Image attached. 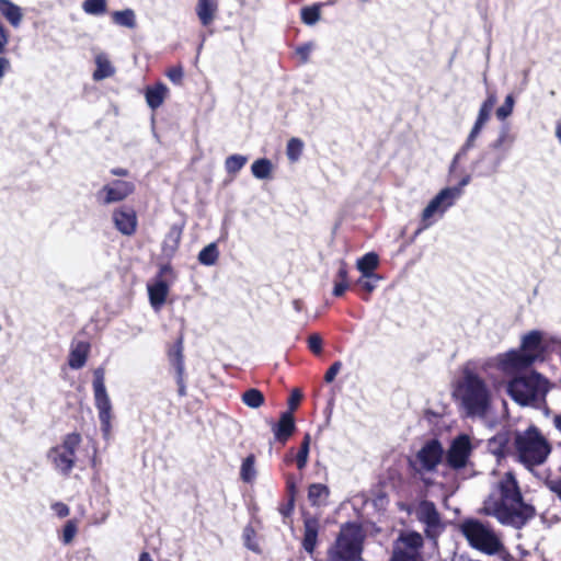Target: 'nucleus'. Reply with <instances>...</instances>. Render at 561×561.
Instances as JSON below:
<instances>
[{
	"label": "nucleus",
	"instance_id": "obj_1",
	"mask_svg": "<svg viewBox=\"0 0 561 561\" xmlns=\"http://www.w3.org/2000/svg\"><path fill=\"white\" fill-rule=\"evenodd\" d=\"M501 497L484 502L483 513L495 517L502 525L523 528L536 515L531 504L524 502L517 480L507 472L499 483Z\"/></svg>",
	"mask_w": 561,
	"mask_h": 561
},
{
	"label": "nucleus",
	"instance_id": "obj_2",
	"mask_svg": "<svg viewBox=\"0 0 561 561\" xmlns=\"http://www.w3.org/2000/svg\"><path fill=\"white\" fill-rule=\"evenodd\" d=\"M455 392L470 416L484 415L491 405V391L485 380L472 370L463 371Z\"/></svg>",
	"mask_w": 561,
	"mask_h": 561
},
{
	"label": "nucleus",
	"instance_id": "obj_3",
	"mask_svg": "<svg viewBox=\"0 0 561 561\" xmlns=\"http://www.w3.org/2000/svg\"><path fill=\"white\" fill-rule=\"evenodd\" d=\"M365 533L363 527L348 522L340 527L334 541L327 550V561H360L364 550Z\"/></svg>",
	"mask_w": 561,
	"mask_h": 561
},
{
	"label": "nucleus",
	"instance_id": "obj_4",
	"mask_svg": "<svg viewBox=\"0 0 561 561\" xmlns=\"http://www.w3.org/2000/svg\"><path fill=\"white\" fill-rule=\"evenodd\" d=\"M514 447L522 463L527 467L543 463L551 451L548 440L536 426H529L515 436Z\"/></svg>",
	"mask_w": 561,
	"mask_h": 561
},
{
	"label": "nucleus",
	"instance_id": "obj_5",
	"mask_svg": "<svg viewBox=\"0 0 561 561\" xmlns=\"http://www.w3.org/2000/svg\"><path fill=\"white\" fill-rule=\"evenodd\" d=\"M443 444L437 438L426 440L413 457L408 458V467L414 477L436 472L444 459Z\"/></svg>",
	"mask_w": 561,
	"mask_h": 561
},
{
	"label": "nucleus",
	"instance_id": "obj_6",
	"mask_svg": "<svg viewBox=\"0 0 561 561\" xmlns=\"http://www.w3.org/2000/svg\"><path fill=\"white\" fill-rule=\"evenodd\" d=\"M460 530L469 545L481 552L495 554L503 548L495 533L478 519L463 520Z\"/></svg>",
	"mask_w": 561,
	"mask_h": 561
},
{
	"label": "nucleus",
	"instance_id": "obj_7",
	"mask_svg": "<svg viewBox=\"0 0 561 561\" xmlns=\"http://www.w3.org/2000/svg\"><path fill=\"white\" fill-rule=\"evenodd\" d=\"M82 443L80 433L72 432L64 436L59 445L51 447L47 458L54 468L65 477H69L77 461V450Z\"/></svg>",
	"mask_w": 561,
	"mask_h": 561
},
{
	"label": "nucleus",
	"instance_id": "obj_8",
	"mask_svg": "<svg viewBox=\"0 0 561 561\" xmlns=\"http://www.w3.org/2000/svg\"><path fill=\"white\" fill-rule=\"evenodd\" d=\"M542 382L543 379L537 373L517 376L508 381L507 392L515 402L528 405L537 401L539 396L545 392Z\"/></svg>",
	"mask_w": 561,
	"mask_h": 561
},
{
	"label": "nucleus",
	"instance_id": "obj_9",
	"mask_svg": "<svg viewBox=\"0 0 561 561\" xmlns=\"http://www.w3.org/2000/svg\"><path fill=\"white\" fill-rule=\"evenodd\" d=\"M424 538L415 530L401 531L393 542L389 561H425Z\"/></svg>",
	"mask_w": 561,
	"mask_h": 561
},
{
	"label": "nucleus",
	"instance_id": "obj_10",
	"mask_svg": "<svg viewBox=\"0 0 561 561\" xmlns=\"http://www.w3.org/2000/svg\"><path fill=\"white\" fill-rule=\"evenodd\" d=\"M458 193L457 188L446 187L430 201L421 214L420 225L414 232L413 239L434 225L436 221L435 216L442 217L444 215V213L454 204Z\"/></svg>",
	"mask_w": 561,
	"mask_h": 561
},
{
	"label": "nucleus",
	"instance_id": "obj_11",
	"mask_svg": "<svg viewBox=\"0 0 561 561\" xmlns=\"http://www.w3.org/2000/svg\"><path fill=\"white\" fill-rule=\"evenodd\" d=\"M93 392L94 403L99 412V420L101 423V431L104 438H108L112 431V403L107 394L104 382V369L96 368L93 371Z\"/></svg>",
	"mask_w": 561,
	"mask_h": 561
},
{
	"label": "nucleus",
	"instance_id": "obj_12",
	"mask_svg": "<svg viewBox=\"0 0 561 561\" xmlns=\"http://www.w3.org/2000/svg\"><path fill=\"white\" fill-rule=\"evenodd\" d=\"M415 516L424 527L425 536L436 539L444 530V524L434 502L422 500L415 508Z\"/></svg>",
	"mask_w": 561,
	"mask_h": 561
},
{
	"label": "nucleus",
	"instance_id": "obj_13",
	"mask_svg": "<svg viewBox=\"0 0 561 561\" xmlns=\"http://www.w3.org/2000/svg\"><path fill=\"white\" fill-rule=\"evenodd\" d=\"M471 453L470 437L461 434L453 439L446 453V462L450 469L460 470L468 465Z\"/></svg>",
	"mask_w": 561,
	"mask_h": 561
},
{
	"label": "nucleus",
	"instance_id": "obj_14",
	"mask_svg": "<svg viewBox=\"0 0 561 561\" xmlns=\"http://www.w3.org/2000/svg\"><path fill=\"white\" fill-rule=\"evenodd\" d=\"M136 191V185L131 181L114 180L105 184L96 194L98 201L102 205H110L121 203L127 197L133 195Z\"/></svg>",
	"mask_w": 561,
	"mask_h": 561
},
{
	"label": "nucleus",
	"instance_id": "obj_15",
	"mask_svg": "<svg viewBox=\"0 0 561 561\" xmlns=\"http://www.w3.org/2000/svg\"><path fill=\"white\" fill-rule=\"evenodd\" d=\"M534 365V356L524 354L519 348L497 355L496 366L505 375H513Z\"/></svg>",
	"mask_w": 561,
	"mask_h": 561
},
{
	"label": "nucleus",
	"instance_id": "obj_16",
	"mask_svg": "<svg viewBox=\"0 0 561 561\" xmlns=\"http://www.w3.org/2000/svg\"><path fill=\"white\" fill-rule=\"evenodd\" d=\"M112 221L115 229L126 237H131L137 232L138 216L133 206L121 205L113 209Z\"/></svg>",
	"mask_w": 561,
	"mask_h": 561
},
{
	"label": "nucleus",
	"instance_id": "obj_17",
	"mask_svg": "<svg viewBox=\"0 0 561 561\" xmlns=\"http://www.w3.org/2000/svg\"><path fill=\"white\" fill-rule=\"evenodd\" d=\"M173 268L170 264L162 265L157 275V279L153 284L148 285V296L151 307L156 311H160L162 306L165 304L170 286L169 284L162 279V277L167 274H172Z\"/></svg>",
	"mask_w": 561,
	"mask_h": 561
},
{
	"label": "nucleus",
	"instance_id": "obj_18",
	"mask_svg": "<svg viewBox=\"0 0 561 561\" xmlns=\"http://www.w3.org/2000/svg\"><path fill=\"white\" fill-rule=\"evenodd\" d=\"M519 350L526 355L534 356V364L536 362L545 360L547 351L543 344V334L539 330H533L526 333L520 341Z\"/></svg>",
	"mask_w": 561,
	"mask_h": 561
},
{
	"label": "nucleus",
	"instance_id": "obj_19",
	"mask_svg": "<svg viewBox=\"0 0 561 561\" xmlns=\"http://www.w3.org/2000/svg\"><path fill=\"white\" fill-rule=\"evenodd\" d=\"M304 520V537L301 547L310 556L313 554L318 546V536L320 530V518L310 513L302 514Z\"/></svg>",
	"mask_w": 561,
	"mask_h": 561
},
{
	"label": "nucleus",
	"instance_id": "obj_20",
	"mask_svg": "<svg viewBox=\"0 0 561 561\" xmlns=\"http://www.w3.org/2000/svg\"><path fill=\"white\" fill-rule=\"evenodd\" d=\"M296 430L295 419L291 412L282 413L278 422L273 427L275 439L286 444Z\"/></svg>",
	"mask_w": 561,
	"mask_h": 561
},
{
	"label": "nucleus",
	"instance_id": "obj_21",
	"mask_svg": "<svg viewBox=\"0 0 561 561\" xmlns=\"http://www.w3.org/2000/svg\"><path fill=\"white\" fill-rule=\"evenodd\" d=\"M311 436L309 433H306L298 451L294 455V449H289L285 457L284 461L289 465L291 462H296L298 470H304L308 463L309 450H310Z\"/></svg>",
	"mask_w": 561,
	"mask_h": 561
},
{
	"label": "nucleus",
	"instance_id": "obj_22",
	"mask_svg": "<svg viewBox=\"0 0 561 561\" xmlns=\"http://www.w3.org/2000/svg\"><path fill=\"white\" fill-rule=\"evenodd\" d=\"M184 346H183V335H180L176 341L169 346L167 351V356L171 366L175 369V374H184L185 373V364H184Z\"/></svg>",
	"mask_w": 561,
	"mask_h": 561
},
{
	"label": "nucleus",
	"instance_id": "obj_23",
	"mask_svg": "<svg viewBox=\"0 0 561 561\" xmlns=\"http://www.w3.org/2000/svg\"><path fill=\"white\" fill-rule=\"evenodd\" d=\"M217 0H197L196 14L203 26H209L217 14Z\"/></svg>",
	"mask_w": 561,
	"mask_h": 561
},
{
	"label": "nucleus",
	"instance_id": "obj_24",
	"mask_svg": "<svg viewBox=\"0 0 561 561\" xmlns=\"http://www.w3.org/2000/svg\"><path fill=\"white\" fill-rule=\"evenodd\" d=\"M168 92V88L162 82L147 87L145 90V98L148 106L151 110L160 107L163 104Z\"/></svg>",
	"mask_w": 561,
	"mask_h": 561
},
{
	"label": "nucleus",
	"instance_id": "obj_25",
	"mask_svg": "<svg viewBox=\"0 0 561 561\" xmlns=\"http://www.w3.org/2000/svg\"><path fill=\"white\" fill-rule=\"evenodd\" d=\"M381 278L382 277L379 274H373V276L362 275L355 282V290L363 300L368 301L371 293L377 288V284Z\"/></svg>",
	"mask_w": 561,
	"mask_h": 561
},
{
	"label": "nucleus",
	"instance_id": "obj_26",
	"mask_svg": "<svg viewBox=\"0 0 561 561\" xmlns=\"http://www.w3.org/2000/svg\"><path fill=\"white\" fill-rule=\"evenodd\" d=\"M90 352V344L88 342H78L75 347L71 348L69 357H68V365L72 369H79L82 368L88 359Z\"/></svg>",
	"mask_w": 561,
	"mask_h": 561
},
{
	"label": "nucleus",
	"instance_id": "obj_27",
	"mask_svg": "<svg viewBox=\"0 0 561 561\" xmlns=\"http://www.w3.org/2000/svg\"><path fill=\"white\" fill-rule=\"evenodd\" d=\"M497 102V96L494 92L488 93L486 99L481 104V107L478 113V117L474 122L473 128L476 130H480L483 128L485 123L490 119L491 113Z\"/></svg>",
	"mask_w": 561,
	"mask_h": 561
},
{
	"label": "nucleus",
	"instance_id": "obj_28",
	"mask_svg": "<svg viewBox=\"0 0 561 561\" xmlns=\"http://www.w3.org/2000/svg\"><path fill=\"white\" fill-rule=\"evenodd\" d=\"M330 489L322 483H311L308 486V501L312 506L321 507L328 504Z\"/></svg>",
	"mask_w": 561,
	"mask_h": 561
},
{
	"label": "nucleus",
	"instance_id": "obj_29",
	"mask_svg": "<svg viewBox=\"0 0 561 561\" xmlns=\"http://www.w3.org/2000/svg\"><path fill=\"white\" fill-rule=\"evenodd\" d=\"M0 13L13 27H18L23 19L21 8L11 0H0Z\"/></svg>",
	"mask_w": 561,
	"mask_h": 561
},
{
	"label": "nucleus",
	"instance_id": "obj_30",
	"mask_svg": "<svg viewBox=\"0 0 561 561\" xmlns=\"http://www.w3.org/2000/svg\"><path fill=\"white\" fill-rule=\"evenodd\" d=\"M182 233H183V228L181 226H178V225L171 226L168 233L165 234L164 240H163V244H162L163 252H165L168 254H174L181 244Z\"/></svg>",
	"mask_w": 561,
	"mask_h": 561
},
{
	"label": "nucleus",
	"instance_id": "obj_31",
	"mask_svg": "<svg viewBox=\"0 0 561 561\" xmlns=\"http://www.w3.org/2000/svg\"><path fill=\"white\" fill-rule=\"evenodd\" d=\"M348 288V265L342 260L336 272L332 295L334 297H342Z\"/></svg>",
	"mask_w": 561,
	"mask_h": 561
},
{
	"label": "nucleus",
	"instance_id": "obj_32",
	"mask_svg": "<svg viewBox=\"0 0 561 561\" xmlns=\"http://www.w3.org/2000/svg\"><path fill=\"white\" fill-rule=\"evenodd\" d=\"M379 265V256L375 252H368L357 260L356 267L364 276H373Z\"/></svg>",
	"mask_w": 561,
	"mask_h": 561
},
{
	"label": "nucleus",
	"instance_id": "obj_33",
	"mask_svg": "<svg viewBox=\"0 0 561 561\" xmlns=\"http://www.w3.org/2000/svg\"><path fill=\"white\" fill-rule=\"evenodd\" d=\"M255 460V455L250 454L242 461L240 479L245 483H252L256 477Z\"/></svg>",
	"mask_w": 561,
	"mask_h": 561
},
{
	"label": "nucleus",
	"instance_id": "obj_34",
	"mask_svg": "<svg viewBox=\"0 0 561 561\" xmlns=\"http://www.w3.org/2000/svg\"><path fill=\"white\" fill-rule=\"evenodd\" d=\"M273 164L270 159L261 158L251 165L252 174L260 180L268 179L272 175Z\"/></svg>",
	"mask_w": 561,
	"mask_h": 561
},
{
	"label": "nucleus",
	"instance_id": "obj_35",
	"mask_svg": "<svg viewBox=\"0 0 561 561\" xmlns=\"http://www.w3.org/2000/svg\"><path fill=\"white\" fill-rule=\"evenodd\" d=\"M96 69L93 72V79L95 81L103 80L114 75V68L110 60L104 56H98L95 58Z\"/></svg>",
	"mask_w": 561,
	"mask_h": 561
},
{
	"label": "nucleus",
	"instance_id": "obj_36",
	"mask_svg": "<svg viewBox=\"0 0 561 561\" xmlns=\"http://www.w3.org/2000/svg\"><path fill=\"white\" fill-rule=\"evenodd\" d=\"M112 20L115 24L128 28H135L137 26L135 12L131 9L114 11L112 13Z\"/></svg>",
	"mask_w": 561,
	"mask_h": 561
},
{
	"label": "nucleus",
	"instance_id": "obj_37",
	"mask_svg": "<svg viewBox=\"0 0 561 561\" xmlns=\"http://www.w3.org/2000/svg\"><path fill=\"white\" fill-rule=\"evenodd\" d=\"M219 250L215 242L203 248L198 253V262L203 265L210 266L217 263Z\"/></svg>",
	"mask_w": 561,
	"mask_h": 561
},
{
	"label": "nucleus",
	"instance_id": "obj_38",
	"mask_svg": "<svg viewBox=\"0 0 561 561\" xmlns=\"http://www.w3.org/2000/svg\"><path fill=\"white\" fill-rule=\"evenodd\" d=\"M265 398L261 390L251 388L242 393V402L252 409H257L264 404Z\"/></svg>",
	"mask_w": 561,
	"mask_h": 561
},
{
	"label": "nucleus",
	"instance_id": "obj_39",
	"mask_svg": "<svg viewBox=\"0 0 561 561\" xmlns=\"http://www.w3.org/2000/svg\"><path fill=\"white\" fill-rule=\"evenodd\" d=\"M256 529L252 524H248L242 531L243 545L255 553H261V547L256 541Z\"/></svg>",
	"mask_w": 561,
	"mask_h": 561
},
{
	"label": "nucleus",
	"instance_id": "obj_40",
	"mask_svg": "<svg viewBox=\"0 0 561 561\" xmlns=\"http://www.w3.org/2000/svg\"><path fill=\"white\" fill-rule=\"evenodd\" d=\"M248 158L241 154H231L225 161V169L228 174H237L247 163Z\"/></svg>",
	"mask_w": 561,
	"mask_h": 561
},
{
	"label": "nucleus",
	"instance_id": "obj_41",
	"mask_svg": "<svg viewBox=\"0 0 561 561\" xmlns=\"http://www.w3.org/2000/svg\"><path fill=\"white\" fill-rule=\"evenodd\" d=\"M514 136L510 133L507 127L501 129L499 137L492 142L491 147L495 150H508L513 142Z\"/></svg>",
	"mask_w": 561,
	"mask_h": 561
},
{
	"label": "nucleus",
	"instance_id": "obj_42",
	"mask_svg": "<svg viewBox=\"0 0 561 561\" xmlns=\"http://www.w3.org/2000/svg\"><path fill=\"white\" fill-rule=\"evenodd\" d=\"M82 9L85 13L91 15H102L106 12V0H84Z\"/></svg>",
	"mask_w": 561,
	"mask_h": 561
},
{
	"label": "nucleus",
	"instance_id": "obj_43",
	"mask_svg": "<svg viewBox=\"0 0 561 561\" xmlns=\"http://www.w3.org/2000/svg\"><path fill=\"white\" fill-rule=\"evenodd\" d=\"M320 5L305 7L300 11L301 21L307 25L316 24L320 19Z\"/></svg>",
	"mask_w": 561,
	"mask_h": 561
},
{
	"label": "nucleus",
	"instance_id": "obj_44",
	"mask_svg": "<svg viewBox=\"0 0 561 561\" xmlns=\"http://www.w3.org/2000/svg\"><path fill=\"white\" fill-rule=\"evenodd\" d=\"M302 149H304V142L301 139L299 138H290L287 142V147H286V154H287V158L291 161V162H295L297 161L301 153H302Z\"/></svg>",
	"mask_w": 561,
	"mask_h": 561
},
{
	"label": "nucleus",
	"instance_id": "obj_45",
	"mask_svg": "<svg viewBox=\"0 0 561 561\" xmlns=\"http://www.w3.org/2000/svg\"><path fill=\"white\" fill-rule=\"evenodd\" d=\"M514 103V96L512 94H508L505 98L504 103L496 110V117L501 121L507 118L513 112Z\"/></svg>",
	"mask_w": 561,
	"mask_h": 561
},
{
	"label": "nucleus",
	"instance_id": "obj_46",
	"mask_svg": "<svg viewBox=\"0 0 561 561\" xmlns=\"http://www.w3.org/2000/svg\"><path fill=\"white\" fill-rule=\"evenodd\" d=\"M308 348L314 355H320L323 350V340L318 333L310 334L307 339Z\"/></svg>",
	"mask_w": 561,
	"mask_h": 561
},
{
	"label": "nucleus",
	"instance_id": "obj_47",
	"mask_svg": "<svg viewBox=\"0 0 561 561\" xmlns=\"http://www.w3.org/2000/svg\"><path fill=\"white\" fill-rule=\"evenodd\" d=\"M77 530H78V527H77V522L73 520V519H70L68 520L65 526H64V529H62V541L64 543H70L76 534H77Z\"/></svg>",
	"mask_w": 561,
	"mask_h": 561
},
{
	"label": "nucleus",
	"instance_id": "obj_48",
	"mask_svg": "<svg viewBox=\"0 0 561 561\" xmlns=\"http://www.w3.org/2000/svg\"><path fill=\"white\" fill-rule=\"evenodd\" d=\"M165 75L169 78V80L174 84H182L184 71L181 65L169 68Z\"/></svg>",
	"mask_w": 561,
	"mask_h": 561
},
{
	"label": "nucleus",
	"instance_id": "obj_49",
	"mask_svg": "<svg viewBox=\"0 0 561 561\" xmlns=\"http://www.w3.org/2000/svg\"><path fill=\"white\" fill-rule=\"evenodd\" d=\"M295 499L287 497L285 502H282L278 506L279 514L287 518L290 517L295 510Z\"/></svg>",
	"mask_w": 561,
	"mask_h": 561
},
{
	"label": "nucleus",
	"instance_id": "obj_50",
	"mask_svg": "<svg viewBox=\"0 0 561 561\" xmlns=\"http://www.w3.org/2000/svg\"><path fill=\"white\" fill-rule=\"evenodd\" d=\"M301 399H302L301 391L299 389H294L288 398V401H287L288 408L290 410L289 412L293 413V411H295L298 408Z\"/></svg>",
	"mask_w": 561,
	"mask_h": 561
},
{
	"label": "nucleus",
	"instance_id": "obj_51",
	"mask_svg": "<svg viewBox=\"0 0 561 561\" xmlns=\"http://www.w3.org/2000/svg\"><path fill=\"white\" fill-rule=\"evenodd\" d=\"M297 495V483L296 479L293 474H288L286 477V497H291L296 500Z\"/></svg>",
	"mask_w": 561,
	"mask_h": 561
},
{
	"label": "nucleus",
	"instance_id": "obj_52",
	"mask_svg": "<svg viewBox=\"0 0 561 561\" xmlns=\"http://www.w3.org/2000/svg\"><path fill=\"white\" fill-rule=\"evenodd\" d=\"M342 367L341 362H334L324 374V381L332 382Z\"/></svg>",
	"mask_w": 561,
	"mask_h": 561
},
{
	"label": "nucleus",
	"instance_id": "obj_53",
	"mask_svg": "<svg viewBox=\"0 0 561 561\" xmlns=\"http://www.w3.org/2000/svg\"><path fill=\"white\" fill-rule=\"evenodd\" d=\"M312 46L307 43L296 48V55L300 57L301 62H307L311 53Z\"/></svg>",
	"mask_w": 561,
	"mask_h": 561
},
{
	"label": "nucleus",
	"instance_id": "obj_54",
	"mask_svg": "<svg viewBox=\"0 0 561 561\" xmlns=\"http://www.w3.org/2000/svg\"><path fill=\"white\" fill-rule=\"evenodd\" d=\"M51 508L56 513V515L60 518L67 517L70 513V510L67 504L62 502H56L51 505Z\"/></svg>",
	"mask_w": 561,
	"mask_h": 561
},
{
	"label": "nucleus",
	"instance_id": "obj_55",
	"mask_svg": "<svg viewBox=\"0 0 561 561\" xmlns=\"http://www.w3.org/2000/svg\"><path fill=\"white\" fill-rule=\"evenodd\" d=\"M8 42L9 32L2 24H0V55H3L5 53Z\"/></svg>",
	"mask_w": 561,
	"mask_h": 561
},
{
	"label": "nucleus",
	"instance_id": "obj_56",
	"mask_svg": "<svg viewBox=\"0 0 561 561\" xmlns=\"http://www.w3.org/2000/svg\"><path fill=\"white\" fill-rule=\"evenodd\" d=\"M175 380L178 385V393L180 397L186 396V385H185V373L184 374H175Z\"/></svg>",
	"mask_w": 561,
	"mask_h": 561
},
{
	"label": "nucleus",
	"instance_id": "obj_57",
	"mask_svg": "<svg viewBox=\"0 0 561 561\" xmlns=\"http://www.w3.org/2000/svg\"><path fill=\"white\" fill-rule=\"evenodd\" d=\"M479 134H480V130H476V133H474V128L472 127V129L462 147V151H467L468 149H470L474 146V141H476L477 137L479 136Z\"/></svg>",
	"mask_w": 561,
	"mask_h": 561
},
{
	"label": "nucleus",
	"instance_id": "obj_58",
	"mask_svg": "<svg viewBox=\"0 0 561 561\" xmlns=\"http://www.w3.org/2000/svg\"><path fill=\"white\" fill-rule=\"evenodd\" d=\"M549 488L561 501V479L553 481Z\"/></svg>",
	"mask_w": 561,
	"mask_h": 561
},
{
	"label": "nucleus",
	"instance_id": "obj_59",
	"mask_svg": "<svg viewBox=\"0 0 561 561\" xmlns=\"http://www.w3.org/2000/svg\"><path fill=\"white\" fill-rule=\"evenodd\" d=\"M10 68V62L5 57L0 56V78L4 76V73Z\"/></svg>",
	"mask_w": 561,
	"mask_h": 561
},
{
	"label": "nucleus",
	"instance_id": "obj_60",
	"mask_svg": "<svg viewBox=\"0 0 561 561\" xmlns=\"http://www.w3.org/2000/svg\"><path fill=\"white\" fill-rule=\"evenodd\" d=\"M110 173L115 176H128L129 171L125 168H113L111 169Z\"/></svg>",
	"mask_w": 561,
	"mask_h": 561
},
{
	"label": "nucleus",
	"instance_id": "obj_61",
	"mask_svg": "<svg viewBox=\"0 0 561 561\" xmlns=\"http://www.w3.org/2000/svg\"><path fill=\"white\" fill-rule=\"evenodd\" d=\"M501 160L502 158L501 157H496L494 160H493V164L492 167L490 168V170L488 171V173H493L496 171L497 167L500 165L501 163Z\"/></svg>",
	"mask_w": 561,
	"mask_h": 561
},
{
	"label": "nucleus",
	"instance_id": "obj_62",
	"mask_svg": "<svg viewBox=\"0 0 561 561\" xmlns=\"http://www.w3.org/2000/svg\"><path fill=\"white\" fill-rule=\"evenodd\" d=\"M553 424H554L556 428L561 433V413L554 415Z\"/></svg>",
	"mask_w": 561,
	"mask_h": 561
},
{
	"label": "nucleus",
	"instance_id": "obj_63",
	"mask_svg": "<svg viewBox=\"0 0 561 561\" xmlns=\"http://www.w3.org/2000/svg\"><path fill=\"white\" fill-rule=\"evenodd\" d=\"M556 136H557L559 142L561 144V119L557 122Z\"/></svg>",
	"mask_w": 561,
	"mask_h": 561
},
{
	"label": "nucleus",
	"instance_id": "obj_64",
	"mask_svg": "<svg viewBox=\"0 0 561 561\" xmlns=\"http://www.w3.org/2000/svg\"><path fill=\"white\" fill-rule=\"evenodd\" d=\"M138 561H152V559L147 551H144L140 553Z\"/></svg>",
	"mask_w": 561,
	"mask_h": 561
}]
</instances>
